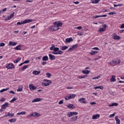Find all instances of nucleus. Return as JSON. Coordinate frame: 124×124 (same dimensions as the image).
I'll use <instances>...</instances> for the list:
<instances>
[{
    "instance_id": "f257e3e1",
    "label": "nucleus",
    "mask_w": 124,
    "mask_h": 124,
    "mask_svg": "<svg viewBox=\"0 0 124 124\" xmlns=\"http://www.w3.org/2000/svg\"><path fill=\"white\" fill-rule=\"evenodd\" d=\"M31 22H35V20L34 19H25L22 21L21 22H18L17 23V25H24L25 24H27L28 23H31Z\"/></svg>"
},
{
    "instance_id": "f03ea898",
    "label": "nucleus",
    "mask_w": 124,
    "mask_h": 124,
    "mask_svg": "<svg viewBox=\"0 0 124 124\" xmlns=\"http://www.w3.org/2000/svg\"><path fill=\"white\" fill-rule=\"evenodd\" d=\"M60 48L59 47H55L53 49V52H52V54L53 55H62V51L59 50Z\"/></svg>"
},
{
    "instance_id": "7ed1b4c3",
    "label": "nucleus",
    "mask_w": 124,
    "mask_h": 124,
    "mask_svg": "<svg viewBox=\"0 0 124 124\" xmlns=\"http://www.w3.org/2000/svg\"><path fill=\"white\" fill-rule=\"evenodd\" d=\"M121 63V60H117L116 61H112L111 62H109L110 65H117V64H119Z\"/></svg>"
},
{
    "instance_id": "20e7f679",
    "label": "nucleus",
    "mask_w": 124,
    "mask_h": 124,
    "mask_svg": "<svg viewBox=\"0 0 124 124\" xmlns=\"http://www.w3.org/2000/svg\"><path fill=\"white\" fill-rule=\"evenodd\" d=\"M103 28H100L98 31L100 32H102L105 31H106V28L107 27V25L106 24H104L102 25Z\"/></svg>"
},
{
    "instance_id": "39448f33",
    "label": "nucleus",
    "mask_w": 124,
    "mask_h": 124,
    "mask_svg": "<svg viewBox=\"0 0 124 124\" xmlns=\"http://www.w3.org/2000/svg\"><path fill=\"white\" fill-rule=\"evenodd\" d=\"M79 102L81 103L82 104H86L87 102L86 101V99L85 98H81L78 100Z\"/></svg>"
},
{
    "instance_id": "423d86ee",
    "label": "nucleus",
    "mask_w": 124,
    "mask_h": 124,
    "mask_svg": "<svg viewBox=\"0 0 124 124\" xmlns=\"http://www.w3.org/2000/svg\"><path fill=\"white\" fill-rule=\"evenodd\" d=\"M112 35H113V36H114L113 39H115V40H118L121 39V37H120V36H119V35H117V33H114L112 34Z\"/></svg>"
},
{
    "instance_id": "0eeeda50",
    "label": "nucleus",
    "mask_w": 124,
    "mask_h": 124,
    "mask_svg": "<svg viewBox=\"0 0 124 124\" xmlns=\"http://www.w3.org/2000/svg\"><path fill=\"white\" fill-rule=\"evenodd\" d=\"M6 67L7 68H8V69H11L12 68H14L15 66H14L13 63H11L8 64V65L6 66Z\"/></svg>"
},
{
    "instance_id": "6e6552de",
    "label": "nucleus",
    "mask_w": 124,
    "mask_h": 124,
    "mask_svg": "<svg viewBox=\"0 0 124 124\" xmlns=\"http://www.w3.org/2000/svg\"><path fill=\"white\" fill-rule=\"evenodd\" d=\"M29 88L31 91H34V90H36L37 87L36 86H34L33 84H30Z\"/></svg>"
},
{
    "instance_id": "1a4fd4ad",
    "label": "nucleus",
    "mask_w": 124,
    "mask_h": 124,
    "mask_svg": "<svg viewBox=\"0 0 124 124\" xmlns=\"http://www.w3.org/2000/svg\"><path fill=\"white\" fill-rule=\"evenodd\" d=\"M15 14V13H13L11 14L9 16H8L7 18H6L5 19V21H8V20H10L11 18H13L14 17Z\"/></svg>"
},
{
    "instance_id": "9d476101",
    "label": "nucleus",
    "mask_w": 124,
    "mask_h": 124,
    "mask_svg": "<svg viewBox=\"0 0 124 124\" xmlns=\"http://www.w3.org/2000/svg\"><path fill=\"white\" fill-rule=\"evenodd\" d=\"M8 105H9L8 103L6 102L4 104L1 106V108H2V109H6V108L8 107Z\"/></svg>"
},
{
    "instance_id": "9b49d317",
    "label": "nucleus",
    "mask_w": 124,
    "mask_h": 124,
    "mask_svg": "<svg viewBox=\"0 0 124 124\" xmlns=\"http://www.w3.org/2000/svg\"><path fill=\"white\" fill-rule=\"evenodd\" d=\"M100 117V115L95 114L93 116L92 119L93 120H97V119H99Z\"/></svg>"
},
{
    "instance_id": "f8f14e48",
    "label": "nucleus",
    "mask_w": 124,
    "mask_h": 124,
    "mask_svg": "<svg viewBox=\"0 0 124 124\" xmlns=\"http://www.w3.org/2000/svg\"><path fill=\"white\" fill-rule=\"evenodd\" d=\"M49 57L50 61H54V60H56V57L55 55H53L51 54H49Z\"/></svg>"
},
{
    "instance_id": "ddd939ff",
    "label": "nucleus",
    "mask_w": 124,
    "mask_h": 124,
    "mask_svg": "<svg viewBox=\"0 0 124 124\" xmlns=\"http://www.w3.org/2000/svg\"><path fill=\"white\" fill-rule=\"evenodd\" d=\"M41 100H43V99L41 98H37L36 99H34L32 101V102L34 103V102H38L39 101H41Z\"/></svg>"
},
{
    "instance_id": "4468645a",
    "label": "nucleus",
    "mask_w": 124,
    "mask_h": 124,
    "mask_svg": "<svg viewBox=\"0 0 124 124\" xmlns=\"http://www.w3.org/2000/svg\"><path fill=\"white\" fill-rule=\"evenodd\" d=\"M9 46H16L17 45V42H13L12 41H10L8 44Z\"/></svg>"
},
{
    "instance_id": "2eb2a0df",
    "label": "nucleus",
    "mask_w": 124,
    "mask_h": 124,
    "mask_svg": "<svg viewBox=\"0 0 124 124\" xmlns=\"http://www.w3.org/2000/svg\"><path fill=\"white\" fill-rule=\"evenodd\" d=\"M54 26H57L58 27V28H59V27H61L62 26V23H60L59 22H55L53 23Z\"/></svg>"
},
{
    "instance_id": "dca6fc26",
    "label": "nucleus",
    "mask_w": 124,
    "mask_h": 124,
    "mask_svg": "<svg viewBox=\"0 0 124 124\" xmlns=\"http://www.w3.org/2000/svg\"><path fill=\"white\" fill-rule=\"evenodd\" d=\"M67 107H68V108H69V109H74V108H75L74 105L71 104H69L67 106Z\"/></svg>"
},
{
    "instance_id": "f3484780",
    "label": "nucleus",
    "mask_w": 124,
    "mask_h": 124,
    "mask_svg": "<svg viewBox=\"0 0 124 124\" xmlns=\"http://www.w3.org/2000/svg\"><path fill=\"white\" fill-rule=\"evenodd\" d=\"M60 29L59 27H58L57 26L54 25V26H52L51 28V30H52V31H58Z\"/></svg>"
},
{
    "instance_id": "a211bd4d",
    "label": "nucleus",
    "mask_w": 124,
    "mask_h": 124,
    "mask_svg": "<svg viewBox=\"0 0 124 124\" xmlns=\"http://www.w3.org/2000/svg\"><path fill=\"white\" fill-rule=\"evenodd\" d=\"M115 120L116 121V124H121V121L118 118V116H116L115 117Z\"/></svg>"
},
{
    "instance_id": "6ab92c4d",
    "label": "nucleus",
    "mask_w": 124,
    "mask_h": 124,
    "mask_svg": "<svg viewBox=\"0 0 124 124\" xmlns=\"http://www.w3.org/2000/svg\"><path fill=\"white\" fill-rule=\"evenodd\" d=\"M110 82H116V76H112L110 78Z\"/></svg>"
},
{
    "instance_id": "aec40b11",
    "label": "nucleus",
    "mask_w": 124,
    "mask_h": 124,
    "mask_svg": "<svg viewBox=\"0 0 124 124\" xmlns=\"http://www.w3.org/2000/svg\"><path fill=\"white\" fill-rule=\"evenodd\" d=\"M49 60V58H48V56H45L43 57L42 61L43 62H47Z\"/></svg>"
},
{
    "instance_id": "412c9836",
    "label": "nucleus",
    "mask_w": 124,
    "mask_h": 124,
    "mask_svg": "<svg viewBox=\"0 0 124 124\" xmlns=\"http://www.w3.org/2000/svg\"><path fill=\"white\" fill-rule=\"evenodd\" d=\"M71 41H73V39H72L71 37L65 39V42H67L68 43L71 42Z\"/></svg>"
},
{
    "instance_id": "4be33fe9",
    "label": "nucleus",
    "mask_w": 124,
    "mask_h": 124,
    "mask_svg": "<svg viewBox=\"0 0 124 124\" xmlns=\"http://www.w3.org/2000/svg\"><path fill=\"white\" fill-rule=\"evenodd\" d=\"M21 59L22 58L21 57H18L16 60L14 61V63H18V62H19Z\"/></svg>"
},
{
    "instance_id": "5701e85b",
    "label": "nucleus",
    "mask_w": 124,
    "mask_h": 124,
    "mask_svg": "<svg viewBox=\"0 0 124 124\" xmlns=\"http://www.w3.org/2000/svg\"><path fill=\"white\" fill-rule=\"evenodd\" d=\"M78 118V116H75L74 117L71 118V122H76L77 121V118Z\"/></svg>"
},
{
    "instance_id": "b1692460",
    "label": "nucleus",
    "mask_w": 124,
    "mask_h": 124,
    "mask_svg": "<svg viewBox=\"0 0 124 124\" xmlns=\"http://www.w3.org/2000/svg\"><path fill=\"white\" fill-rule=\"evenodd\" d=\"M90 72H91V71H90L88 70H83V71H82V73L83 74H85V75L89 74V73H90Z\"/></svg>"
},
{
    "instance_id": "393cba45",
    "label": "nucleus",
    "mask_w": 124,
    "mask_h": 124,
    "mask_svg": "<svg viewBox=\"0 0 124 124\" xmlns=\"http://www.w3.org/2000/svg\"><path fill=\"white\" fill-rule=\"evenodd\" d=\"M40 71H33V74L34 75H38V74H40Z\"/></svg>"
},
{
    "instance_id": "a878e982",
    "label": "nucleus",
    "mask_w": 124,
    "mask_h": 124,
    "mask_svg": "<svg viewBox=\"0 0 124 124\" xmlns=\"http://www.w3.org/2000/svg\"><path fill=\"white\" fill-rule=\"evenodd\" d=\"M31 116H33V117H39V113L37 112H34L31 114Z\"/></svg>"
},
{
    "instance_id": "bb28decb",
    "label": "nucleus",
    "mask_w": 124,
    "mask_h": 124,
    "mask_svg": "<svg viewBox=\"0 0 124 124\" xmlns=\"http://www.w3.org/2000/svg\"><path fill=\"white\" fill-rule=\"evenodd\" d=\"M92 3H98L100 0H91Z\"/></svg>"
},
{
    "instance_id": "cd10ccee",
    "label": "nucleus",
    "mask_w": 124,
    "mask_h": 124,
    "mask_svg": "<svg viewBox=\"0 0 124 124\" xmlns=\"http://www.w3.org/2000/svg\"><path fill=\"white\" fill-rule=\"evenodd\" d=\"M119 105V104L117 103H113L110 105H109V107H112V106H118Z\"/></svg>"
},
{
    "instance_id": "c85d7f7f",
    "label": "nucleus",
    "mask_w": 124,
    "mask_h": 124,
    "mask_svg": "<svg viewBox=\"0 0 124 124\" xmlns=\"http://www.w3.org/2000/svg\"><path fill=\"white\" fill-rule=\"evenodd\" d=\"M94 90H97V89H100V90H103V86H96L94 87Z\"/></svg>"
},
{
    "instance_id": "c756f323",
    "label": "nucleus",
    "mask_w": 124,
    "mask_h": 124,
    "mask_svg": "<svg viewBox=\"0 0 124 124\" xmlns=\"http://www.w3.org/2000/svg\"><path fill=\"white\" fill-rule=\"evenodd\" d=\"M68 46H64L62 47L61 50H62V51H64V50H66V49H68Z\"/></svg>"
},
{
    "instance_id": "7c9ffc66",
    "label": "nucleus",
    "mask_w": 124,
    "mask_h": 124,
    "mask_svg": "<svg viewBox=\"0 0 124 124\" xmlns=\"http://www.w3.org/2000/svg\"><path fill=\"white\" fill-rule=\"evenodd\" d=\"M8 90H9V88H7L6 89H3L0 90V93H3L4 92H6V91H8Z\"/></svg>"
},
{
    "instance_id": "2f4dec72",
    "label": "nucleus",
    "mask_w": 124,
    "mask_h": 124,
    "mask_svg": "<svg viewBox=\"0 0 124 124\" xmlns=\"http://www.w3.org/2000/svg\"><path fill=\"white\" fill-rule=\"evenodd\" d=\"M44 82H46L47 84H52V81L50 80H48L47 79H45L44 80Z\"/></svg>"
},
{
    "instance_id": "473e14b6",
    "label": "nucleus",
    "mask_w": 124,
    "mask_h": 124,
    "mask_svg": "<svg viewBox=\"0 0 124 124\" xmlns=\"http://www.w3.org/2000/svg\"><path fill=\"white\" fill-rule=\"evenodd\" d=\"M42 86H45V87H47V86H49L50 85H51V84L50 83H45V82H42Z\"/></svg>"
},
{
    "instance_id": "72a5a7b5",
    "label": "nucleus",
    "mask_w": 124,
    "mask_h": 124,
    "mask_svg": "<svg viewBox=\"0 0 124 124\" xmlns=\"http://www.w3.org/2000/svg\"><path fill=\"white\" fill-rule=\"evenodd\" d=\"M15 50H21V45H18L14 48Z\"/></svg>"
},
{
    "instance_id": "f704fd0d",
    "label": "nucleus",
    "mask_w": 124,
    "mask_h": 124,
    "mask_svg": "<svg viewBox=\"0 0 124 124\" xmlns=\"http://www.w3.org/2000/svg\"><path fill=\"white\" fill-rule=\"evenodd\" d=\"M8 122H10V123H15V122H16V119L15 118L11 119L10 120H9Z\"/></svg>"
},
{
    "instance_id": "c9c22d12",
    "label": "nucleus",
    "mask_w": 124,
    "mask_h": 124,
    "mask_svg": "<svg viewBox=\"0 0 124 124\" xmlns=\"http://www.w3.org/2000/svg\"><path fill=\"white\" fill-rule=\"evenodd\" d=\"M76 96V95L75 94H72L71 95H70L69 97L70 98V99H72V98H74V97H75Z\"/></svg>"
},
{
    "instance_id": "e433bc0d",
    "label": "nucleus",
    "mask_w": 124,
    "mask_h": 124,
    "mask_svg": "<svg viewBox=\"0 0 124 124\" xmlns=\"http://www.w3.org/2000/svg\"><path fill=\"white\" fill-rule=\"evenodd\" d=\"M97 53H98V52L96 51H92V52H90V54L91 55H95V54H97Z\"/></svg>"
},
{
    "instance_id": "4c0bfd02",
    "label": "nucleus",
    "mask_w": 124,
    "mask_h": 124,
    "mask_svg": "<svg viewBox=\"0 0 124 124\" xmlns=\"http://www.w3.org/2000/svg\"><path fill=\"white\" fill-rule=\"evenodd\" d=\"M124 4H113L114 7H117V6H124Z\"/></svg>"
},
{
    "instance_id": "58836bf2",
    "label": "nucleus",
    "mask_w": 124,
    "mask_h": 124,
    "mask_svg": "<svg viewBox=\"0 0 124 124\" xmlns=\"http://www.w3.org/2000/svg\"><path fill=\"white\" fill-rule=\"evenodd\" d=\"M8 117H11V118H12V117L14 116V113H10V112H8Z\"/></svg>"
},
{
    "instance_id": "ea45409f",
    "label": "nucleus",
    "mask_w": 124,
    "mask_h": 124,
    "mask_svg": "<svg viewBox=\"0 0 124 124\" xmlns=\"http://www.w3.org/2000/svg\"><path fill=\"white\" fill-rule=\"evenodd\" d=\"M17 115H26V112L22 111L21 112L17 113Z\"/></svg>"
},
{
    "instance_id": "a19ab883",
    "label": "nucleus",
    "mask_w": 124,
    "mask_h": 124,
    "mask_svg": "<svg viewBox=\"0 0 124 124\" xmlns=\"http://www.w3.org/2000/svg\"><path fill=\"white\" fill-rule=\"evenodd\" d=\"M55 45H52L51 47H50V50L51 51H53L54 49H55Z\"/></svg>"
},
{
    "instance_id": "79ce46f5",
    "label": "nucleus",
    "mask_w": 124,
    "mask_h": 124,
    "mask_svg": "<svg viewBox=\"0 0 124 124\" xmlns=\"http://www.w3.org/2000/svg\"><path fill=\"white\" fill-rule=\"evenodd\" d=\"M28 67H29V66L25 65L21 68V70H22V71H24V70H25V69H27V68Z\"/></svg>"
},
{
    "instance_id": "37998d69",
    "label": "nucleus",
    "mask_w": 124,
    "mask_h": 124,
    "mask_svg": "<svg viewBox=\"0 0 124 124\" xmlns=\"http://www.w3.org/2000/svg\"><path fill=\"white\" fill-rule=\"evenodd\" d=\"M67 116L69 118H70V117H72V113L71 112H69L67 113Z\"/></svg>"
},
{
    "instance_id": "c03bdc74",
    "label": "nucleus",
    "mask_w": 124,
    "mask_h": 124,
    "mask_svg": "<svg viewBox=\"0 0 124 124\" xmlns=\"http://www.w3.org/2000/svg\"><path fill=\"white\" fill-rule=\"evenodd\" d=\"M17 99H18V98H16L15 97L13 99H12V100L11 101H10V102H13L14 101H16V100H17Z\"/></svg>"
},
{
    "instance_id": "a18cd8bd",
    "label": "nucleus",
    "mask_w": 124,
    "mask_h": 124,
    "mask_svg": "<svg viewBox=\"0 0 124 124\" xmlns=\"http://www.w3.org/2000/svg\"><path fill=\"white\" fill-rule=\"evenodd\" d=\"M46 75L48 78H50L52 76V75L49 73H46Z\"/></svg>"
},
{
    "instance_id": "49530a36",
    "label": "nucleus",
    "mask_w": 124,
    "mask_h": 124,
    "mask_svg": "<svg viewBox=\"0 0 124 124\" xmlns=\"http://www.w3.org/2000/svg\"><path fill=\"white\" fill-rule=\"evenodd\" d=\"M99 78H100V76H98L96 77H94V78H92V79L93 80H95L96 79H99Z\"/></svg>"
},
{
    "instance_id": "de8ad7c7",
    "label": "nucleus",
    "mask_w": 124,
    "mask_h": 124,
    "mask_svg": "<svg viewBox=\"0 0 124 124\" xmlns=\"http://www.w3.org/2000/svg\"><path fill=\"white\" fill-rule=\"evenodd\" d=\"M22 91H23V88L19 87L17 92H22Z\"/></svg>"
},
{
    "instance_id": "09e8293b",
    "label": "nucleus",
    "mask_w": 124,
    "mask_h": 124,
    "mask_svg": "<svg viewBox=\"0 0 124 124\" xmlns=\"http://www.w3.org/2000/svg\"><path fill=\"white\" fill-rule=\"evenodd\" d=\"M74 48L72 47L70 48L68 50V52H72V51H74Z\"/></svg>"
},
{
    "instance_id": "8fccbe9b",
    "label": "nucleus",
    "mask_w": 124,
    "mask_h": 124,
    "mask_svg": "<svg viewBox=\"0 0 124 124\" xmlns=\"http://www.w3.org/2000/svg\"><path fill=\"white\" fill-rule=\"evenodd\" d=\"M99 17H101V16H93V19H96V18H99Z\"/></svg>"
},
{
    "instance_id": "3c124183",
    "label": "nucleus",
    "mask_w": 124,
    "mask_h": 124,
    "mask_svg": "<svg viewBox=\"0 0 124 124\" xmlns=\"http://www.w3.org/2000/svg\"><path fill=\"white\" fill-rule=\"evenodd\" d=\"M86 77H88V76L84 75V76H83L82 77H79L78 78H79V79H83L84 78H86Z\"/></svg>"
},
{
    "instance_id": "603ef678",
    "label": "nucleus",
    "mask_w": 124,
    "mask_h": 124,
    "mask_svg": "<svg viewBox=\"0 0 124 124\" xmlns=\"http://www.w3.org/2000/svg\"><path fill=\"white\" fill-rule=\"evenodd\" d=\"M78 35H83L84 32L83 31H79L78 33Z\"/></svg>"
},
{
    "instance_id": "864d4df0",
    "label": "nucleus",
    "mask_w": 124,
    "mask_h": 124,
    "mask_svg": "<svg viewBox=\"0 0 124 124\" xmlns=\"http://www.w3.org/2000/svg\"><path fill=\"white\" fill-rule=\"evenodd\" d=\"M4 46H5V44H4V43H0V47H3Z\"/></svg>"
},
{
    "instance_id": "5fc2aeb1",
    "label": "nucleus",
    "mask_w": 124,
    "mask_h": 124,
    "mask_svg": "<svg viewBox=\"0 0 124 124\" xmlns=\"http://www.w3.org/2000/svg\"><path fill=\"white\" fill-rule=\"evenodd\" d=\"M72 47H73L74 49H76V48H77V47H78V44H77L73 46Z\"/></svg>"
},
{
    "instance_id": "6e6d98bb",
    "label": "nucleus",
    "mask_w": 124,
    "mask_h": 124,
    "mask_svg": "<svg viewBox=\"0 0 124 124\" xmlns=\"http://www.w3.org/2000/svg\"><path fill=\"white\" fill-rule=\"evenodd\" d=\"M115 114H116V113H114L112 114H110L109 116V118H113V117H115Z\"/></svg>"
},
{
    "instance_id": "4d7b16f0",
    "label": "nucleus",
    "mask_w": 124,
    "mask_h": 124,
    "mask_svg": "<svg viewBox=\"0 0 124 124\" xmlns=\"http://www.w3.org/2000/svg\"><path fill=\"white\" fill-rule=\"evenodd\" d=\"M72 115H78V112H71Z\"/></svg>"
},
{
    "instance_id": "13d9d810",
    "label": "nucleus",
    "mask_w": 124,
    "mask_h": 124,
    "mask_svg": "<svg viewBox=\"0 0 124 124\" xmlns=\"http://www.w3.org/2000/svg\"><path fill=\"white\" fill-rule=\"evenodd\" d=\"M82 27L81 26H78V27L75 28V29H77L78 30H82Z\"/></svg>"
},
{
    "instance_id": "bf43d9fd",
    "label": "nucleus",
    "mask_w": 124,
    "mask_h": 124,
    "mask_svg": "<svg viewBox=\"0 0 124 124\" xmlns=\"http://www.w3.org/2000/svg\"><path fill=\"white\" fill-rule=\"evenodd\" d=\"M63 103V100H61L59 102L58 104L59 105L62 104Z\"/></svg>"
},
{
    "instance_id": "052dcab7",
    "label": "nucleus",
    "mask_w": 124,
    "mask_h": 124,
    "mask_svg": "<svg viewBox=\"0 0 124 124\" xmlns=\"http://www.w3.org/2000/svg\"><path fill=\"white\" fill-rule=\"evenodd\" d=\"M0 101H1V102H3L5 101V99L4 97H2L1 98Z\"/></svg>"
},
{
    "instance_id": "680f3d73",
    "label": "nucleus",
    "mask_w": 124,
    "mask_h": 124,
    "mask_svg": "<svg viewBox=\"0 0 124 124\" xmlns=\"http://www.w3.org/2000/svg\"><path fill=\"white\" fill-rule=\"evenodd\" d=\"M114 14H116V13L115 12H111L109 13H108V15H114Z\"/></svg>"
},
{
    "instance_id": "e2e57ef3",
    "label": "nucleus",
    "mask_w": 124,
    "mask_h": 124,
    "mask_svg": "<svg viewBox=\"0 0 124 124\" xmlns=\"http://www.w3.org/2000/svg\"><path fill=\"white\" fill-rule=\"evenodd\" d=\"M90 104H91V105H95V104H96V103H95V102H91L90 103Z\"/></svg>"
},
{
    "instance_id": "0e129e2a",
    "label": "nucleus",
    "mask_w": 124,
    "mask_h": 124,
    "mask_svg": "<svg viewBox=\"0 0 124 124\" xmlns=\"http://www.w3.org/2000/svg\"><path fill=\"white\" fill-rule=\"evenodd\" d=\"M29 62H30V61L27 60V61H25V62H23V63H29Z\"/></svg>"
},
{
    "instance_id": "69168bd1",
    "label": "nucleus",
    "mask_w": 124,
    "mask_h": 124,
    "mask_svg": "<svg viewBox=\"0 0 124 124\" xmlns=\"http://www.w3.org/2000/svg\"><path fill=\"white\" fill-rule=\"evenodd\" d=\"M10 93H12L13 94H15V92L13 91H11L9 92Z\"/></svg>"
},
{
    "instance_id": "338daca9",
    "label": "nucleus",
    "mask_w": 124,
    "mask_h": 124,
    "mask_svg": "<svg viewBox=\"0 0 124 124\" xmlns=\"http://www.w3.org/2000/svg\"><path fill=\"white\" fill-rule=\"evenodd\" d=\"M42 64L43 65H45L46 64H47V62H43Z\"/></svg>"
},
{
    "instance_id": "774afa93",
    "label": "nucleus",
    "mask_w": 124,
    "mask_h": 124,
    "mask_svg": "<svg viewBox=\"0 0 124 124\" xmlns=\"http://www.w3.org/2000/svg\"><path fill=\"white\" fill-rule=\"evenodd\" d=\"M65 100H68V99H70V98H69V96H65Z\"/></svg>"
}]
</instances>
